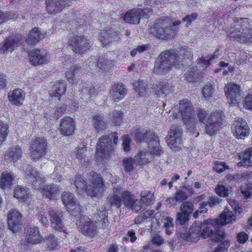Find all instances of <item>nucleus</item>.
I'll return each mask as SVG.
<instances>
[{
    "mask_svg": "<svg viewBox=\"0 0 252 252\" xmlns=\"http://www.w3.org/2000/svg\"><path fill=\"white\" fill-rule=\"evenodd\" d=\"M193 53L191 49L187 46H183L177 49H169L161 52L156 58L153 72L157 74H165L173 67H177L178 62L188 63L187 60L192 62Z\"/></svg>",
    "mask_w": 252,
    "mask_h": 252,
    "instance_id": "nucleus-1",
    "label": "nucleus"
},
{
    "mask_svg": "<svg viewBox=\"0 0 252 252\" xmlns=\"http://www.w3.org/2000/svg\"><path fill=\"white\" fill-rule=\"evenodd\" d=\"M25 180L32 188L37 189L43 197L50 200H55L59 195L60 188L55 184L50 183L43 186L45 178L40 176L39 172L32 165L28 164L25 168Z\"/></svg>",
    "mask_w": 252,
    "mask_h": 252,
    "instance_id": "nucleus-2",
    "label": "nucleus"
},
{
    "mask_svg": "<svg viewBox=\"0 0 252 252\" xmlns=\"http://www.w3.org/2000/svg\"><path fill=\"white\" fill-rule=\"evenodd\" d=\"M88 179L91 183L87 184L85 179L80 174H76L75 177L74 185L79 193L86 192L92 197L101 196L104 193L105 185L103 178L100 174L91 171L88 176Z\"/></svg>",
    "mask_w": 252,
    "mask_h": 252,
    "instance_id": "nucleus-3",
    "label": "nucleus"
},
{
    "mask_svg": "<svg viewBox=\"0 0 252 252\" xmlns=\"http://www.w3.org/2000/svg\"><path fill=\"white\" fill-rule=\"evenodd\" d=\"M181 22L180 20L172 22V18L168 16L156 19L151 27V32L158 38L167 40L177 34L179 31V26Z\"/></svg>",
    "mask_w": 252,
    "mask_h": 252,
    "instance_id": "nucleus-4",
    "label": "nucleus"
},
{
    "mask_svg": "<svg viewBox=\"0 0 252 252\" xmlns=\"http://www.w3.org/2000/svg\"><path fill=\"white\" fill-rule=\"evenodd\" d=\"M118 141V133L113 132L110 134L102 135L97 143L95 158L97 165H105L114 153L115 145Z\"/></svg>",
    "mask_w": 252,
    "mask_h": 252,
    "instance_id": "nucleus-5",
    "label": "nucleus"
},
{
    "mask_svg": "<svg viewBox=\"0 0 252 252\" xmlns=\"http://www.w3.org/2000/svg\"><path fill=\"white\" fill-rule=\"evenodd\" d=\"M136 200L135 195L130 191L121 187L114 188L106 199L111 207L120 208L124 204L126 207L132 210L136 209L135 204Z\"/></svg>",
    "mask_w": 252,
    "mask_h": 252,
    "instance_id": "nucleus-6",
    "label": "nucleus"
},
{
    "mask_svg": "<svg viewBox=\"0 0 252 252\" xmlns=\"http://www.w3.org/2000/svg\"><path fill=\"white\" fill-rule=\"evenodd\" d=\"M206 220H204L203 222L198 221L193 223L189 231L184 234V239L191 243H196L201 237L205 239L213 235V229L209 226L211 223H207Z\"/></svg>",
    "mask_w": 252,
    "mask_h": 252,
    "instance_id": "nucleus-7",
    "label": "nucleus"
},
{
    "mask_svg": "<svg viewBox=\"0 0 252 252\" xmlns=\"http://www.w3.org/2000/svg\"><path fill=\"white\" fill-rule=\"evenodd\" d=\"M179 104V110L183 123L187 129L193 132L195 128V120L192 103L188 99L184 98L180 101Z\"/></svg>",
    "mask_w": 252,
    "mask_h": 252,
    "instance_id": "nucleus-8",
    "label": "nucleus"
},
{
    "mask_svg": "<svg viewBox=\"0 0 252 252\" xmlns=\"http://www.w3.org/2000/svg\"><path fill=\"white\" fill-rule=\"evenodd\" d=\"M48 143L43 136H34L30 143L29 156L32 159L37 161L43 157L48 152Z\"/></svg>",
    "mask_w": 252,
    "mask_h": 252,
    "instance_id": "nucleus-9",
    "label": "nucleus"
},
{
    "mask_svg": "<svg viewBox=\"0 0 252 252\" xmlns=\"http://www.w3.org/2000/svg\"><path fill=\"white\" fill-rule=\"evenodd\" d=\"M226 32L230 38L241 43H251L252 42V29L244 25H234Z\"/></svg>",
    "mask_w": 252,
    "mask_h": 252,
    "instance_id": "nucleus-10",
    "label": "nucleus"
},
{
    "mask_svg": "<svg viewBox=\"0 0 252 252\" xmlns=\"http://www.w3.org/2000/svg\"><path fill=\"white\" fill-rule=\"evenodd\" d=\"M67 44L74 53L79 54H85L91 47L90 43L87 38L83 35L77 34L68 38Z\"/></svg>",
    "mask_w": 252,
    "mask_h": 252,
    "instance_id": "nucleus-11",
    "label": "nucleus"
},
{
    "mask_svg": "<svg viewBox=\"0 0 252 252\" xmlns=\"http://www.w3.org/2000/svg\"><path fill=\"white\" fill-rule=\"evenodd\" d=\"M79 216V223L78 229L79 231L87 237H94L97 233L96 222L89 217L83 215L81 213L78 215Z\"/></svg>",
    "mask_w": 252,
    "mask_h": 252,
    "instance_id": "nucleus-12",
    "label": "nucleus"
},
{
    "mask_svg": "<svg viewBox=\"0 0 252 252\" xmlns=\"http://www.w3.org/2000/svg\"><path fill=\"white\" fill-rule=\"evenodd\" d=\"M183 130L179 126H171L166 137V142L171 149L174 151L182 149Z\"/></svg>",
    "mask_w": 252,
    "mask_h": 252,
    "instance_id": "nucleus-13",
    "label": "nucleus"
},
{
    "mask_svg": "<svg viewBox=\"0 0 252 252\" xmlns=\"http://www.w3.org/2000/svg\"><path fill=\"white\" fill-rule=\"evenodd\" d=\"M62 201L65 206L67 212L76 217L82 213L83 207L74 195L69 192L64 191L62 195Z\"/></svg>",
    "mask_w": 252,
    "mask_h": 252,
    "instance_id": "nucleus-14",
    "label": "nucleus"
},
{
    "mask_svg": "<svg viewBox=\"0 0 252 252\" xmlns=\"http://www.w3.org/2000/svg\"><path fill=\"white\" fill-rule=\"evenodd\" d=\"M51 227L60 232L63 233V236L66 237L68 234L66 227L63 221V215L59 210H51L48 212Z\"/></svg>",
    "mask_w": 252,
    "mask_h": 252,
    "instance_id": "nucleus-15",
    "label": "nucleus"
},
{
    "mask_svg": "<svg viewBox=\"0 0 252 252\" xmlns=\"http://www.w3.org/2000/svg\"><path fill=\"white\" fill-rule=\"evenodd\" d=\"M221 124V116L219 112L211 113L205 125V131L210 136L216 134Z\"/></svg>",
    "mask_w": 252,
    "mask_h": 252,
    "instance_id": "nucleus-16",
    "label": "nucleus"
},
{
    "mask_svg": "<svg viewBox=\"0 0 252 252\" xmlns=\"http://www.w3.org/2000/svg\"><path fill=\"white\" fill-rule=\"evenodd\" d=\"M225 94L231 106L236 105L241 97L240 86L233 82L225 85L224 88Z\"/></svg>",
    "mask_w": 252,
    "mask_h": 252,
    "instance_id": "nucleus-17",
    "label": "nucleus"
},
{
    "mask_svg": "<svg viewBox=\"0 0 252 252\" xmlns=\"http://www.w3.org/2000/svg\"><path fill=\"white\" fill-rule=\"evenodd\" d=\"M49 57V54L46 50L35 48L30 51L28 54L30 63L35 66L46 63Z\"/></svg>",
    "mask_w": 252,
    "mask_h": 252,
    "instance_id": "nucleus-18",
    "label": "nucleus"
},
{
    "mask_svg": "<svg viewBox=\"0 0 252 252\" xmlns=\"http://www.w3.org/2000/svg\"><path fill=\"white\" fill-rule=\"evenodd\" d=\"M134 139L137 142H145L149 145H158L159 143L158 134L151 130H146L145 132L142 133L139 128L136 129Z\"/></svg>",
    "mask_w": 252,
    "mask_h": 252,
    "instance_id": "nucleus-19",
    "label": "nucleus"
},
{
    "mask_svg": "<svg viewBox=\"0 0 252 252\" xmlns=\"http://www.w3.org/2000/svg\"><path fill=\"white\" fill-rule=\"evenodd\" d=\"M24 240L27 245H36L42 243L43 238L38 227L30 225L25 229Z\"/></svg>",
    "mask_w": 252,
    "mask_h": 252,
    "instance_id": "nucleus-20",
    "label": "nucleus"
},
{
    "mask_svg": "<svg viewBox=\"0 0 252 252\" xmlns=\"http://www.w3.org/2000/svg\"><path fill=\"white\" fill-rule=\"evenodd\" d=\"M77 0H46V9L49 14L56 15Z\"/></svg>",
    "mask_w": 252,
    "mask_h": 252,
    "instance_id": "nucleus-21",
    "label": "nucleus"
},
{
    "mask_svg": "<svg viewBox=\"0 0 252 252\" xmlns=\"http://www.w3.org/2000/svg\"><path fill=\"white\" fill-rule=\"evenodd\" d=\"M231 130L237 139H244L249 134V127L243 118H239L231 126Z\"/></svg>",
    "mask_w": 252,
    "mask_h": 252,
    "instance_id": "nucleus-22",
    "label": "nucleus"
},
{
    "mask_svg": "<svg viewBox=\"0 0 252 252\" xmlns=\"http://www.w3.org/2000/svg\"><path fill=\"white\" fill-rule=\"evenodd\" d=\"M22 215L16 210H10L7 215V224L9 229L14 233L18 232L21 228Z\"/></svg>",
    "mask_w": 252,
    "mask_h": 252,
    "instance_id": "nucleus-23",
    "label": "nucleus"
},
{
    "mask_svg": "<svg viewBox=\"0 0 252 252\" xmlns=\"http://www.w3.org/2000/svg\"><path fill=\"white\" fill-rule=\"evenodd\" d=\"M59 126L61 133L64 136L73 135L76 128L74 120L68 116H65L61 120Z\"/></svg>",
    "mask_w": 252,
    "mask_h": 252,
    "instance_id": "nucleus-24",
    "label": "nucleus"
},
{
    "mask_svg": "<svg viewBox=\"0 0 252 252\" xmlns=\"http://www.w3.org/2000/svg\"><path fill=\"white\" fill-rule=\"evenodd\" d=\"M126 93V88L120 82L115 83L109 90L110 97L114 102H119L124 99Z\"/></svg>",
    "mask_w": 252,
    "mask_h": 252,
    "instance_id": "nucleus-25",
    "label": "nucleus"
},
{
    "mask_svg": "<svg viewBox=\"0 0 252 252\" xmlns=\"http://www.w3.org/2000/svg\"><path fill=\"white\" fill-rule=\"evenodd\" d=\"M235 220L236 216L233 212L228 210L226 211V209H225L223 213L220 215L219 218L215 220L207 219L205 221L207 223H211L213 226H217L232 223Z\"/></svg>",
    "mask_w": 252,
    "mask_h": 252,
    "instance_id": "nucleus-26",
    "label": "nucleus"
},
{
    "mask_svg": "<svg viewBox=\"0 0 252 252\" xmlns=\"http://www.w3.org/2000/svg\"><path fill=\"white\" fill-rule=\"evenodd\" d=\"M21 44L22 42L18 39L17 40L15 36H9L0 43V54L11 53L16 47L21 46Z\"/></svg>",
    "mask_w": 252,
    "mask_h": 252,
    "instance_id": "nucleus-27",
    "label": "nucleus"
},
{
    "mask_svg": "<svg viewBox=\"0 0 252 252\" xmlns=\"http://www.w3.org/2000/svg\"><path fill=\"white\" fill-rule=\"evenodd\" d=\"M120 38L118 31H115L112 29H109L101 32L99 39L101 43L102 46L104 47L113 41L119 40Z\"/></svg>",
    "mask_w": 252,
    "mask_h": 252,
    "instance_id": "nucleus-28",
    "label": "nucleus"
},
{
    "mask_svg": "<svg viewBox=\"0 0 252 252\" xmlns=\"http://www.w3.org/2000/svg\"><path fill=\"white\" fill-rule=\"evenodd\" d=\"M237 157L239 160L237 163L238 167L248 168L252 166V147L247 148L244 151L237 154Z\"/></svg>",
    "mask_w": 252,
    "mask_h": 252,
    "instance_id": "nucleus-29",
    "label": "nucleus"
},
{
    "mask_svg": "<svg viewBox=\"0 0 252 252\" xmlns=\"http://www.w3.org/2000/svg\"><path fill=\"white\" fill-rule=\"evenodd\" d=\"M26 93L20 88L15 89L8 94V98L10 103L17 106L23 105Z\"/></svg>",
    "mask_w": 252,
    "mask_h": 252,
    "instance_id": "nucleus-30",
    "label": "nucleus"
},
{
    "mask_svg": "<svg viewBox=\"0 0 252 252\" xmlns=\"http://www.w3.org/2000/svg\"><path fill=\"white\" fill-rule=\"evenodd\" d=\"M46 36V32H41L38 27H34L28 33L26 42L29 45H34Z\"/></svg>",
    "mask_w": 252,
    "mask_h": 252,
    "instance_id": "nucleus-31",
    "label": "nucleus"
},
{
    "mask_svg": "<svg viewBox=\"0 0 252 252\" xmlns=\"http://www.w3.org/2000/svg\"><path fill=\"white\" fill-rule=\"evenodd\" d=\"M23 151L19 145L10 147L4 154V160L7 162H16L22 157Z\"/></svg>",
    "mask_w": 252,
    "mask_h": 252,
    "instance_id": "nucleus-32",
    "label": "nucleus"
},
{
    "mask_svg": "<svg viewBox=\"0 0 252 252\" xmlns=\"http://www.w3.org/2000/svg\"><path fill=\"white\" fill-rule=\"evenodd\" d=\"M203 72L200 69H198L197 66H192L185 73V78L189 82L192 83H199L203 79Z\"/></svg>",
    "mask_w": 252,
    "mask_h": 252,
    "instance_id": "nucleus-33",
    "label": "nucleus"
},
{
    "mask_svg": "<svg viewBox=\"0 0 252 252\" xmlns=\"http://www.w3.org/2000/svg\"><path fill=\"white\" fill-rule=\"evenodd\" d=\"M81 74V67L77 65L70 66L65 72L66 79L71 85L78 83Z\"/></svg>",
    "mask_w": 252,
    "mask_h": 252,
    "instance_id": "nucleus-34",
    "label": "nucleus"
},
{
    "mask_svg": "<svg viewBox=\"0 0 252 252\" xmlns=\"http://www.w3.org/2000/svg\"><path fill=\"white\" fill-rule=\"evenodd\" d=\"M66 91V84L62 80H59L55 82L49 91V94L51 97H58V99H61V97L65 94Z\"/></svg>",
    "mask_w": 252,
    "mask_h": 252,
    "instance_id": "nucleus-35",
    "label": "nucleus"
},
{
    "mask_svg": "<svg viewBox=\"0 0 252 252\" xmlns=\"http://www.w3.org/2000/svg\"><path fill=\"white\" fill-rule=\"evenodd\" d=\"M14 196L21 202H27L31 198L30 189L26 187L18 186L14 190Z\"/></svg>",
    "mask_w": 252,
    "mask_h": 252,
    "instance_id": "nucleus-36",
    "label": "nucleus"
},
{
    "mask_svg": "<svg viewBox=\"0 0 252 252\" xmlns=\"http://www.w3.org/2000/svg\"><path fill=\"white\" fill-rule=\"evenodd\" d=\"M80 87V93L82 95L84 96L85 97H88L91 99L92 97L97 94L98 92L97 89H96L94 85L92 84L82 81L81 83Z\"/></svg>",
    "mask_w": 252,
    "mask_h": 252,
    "instance_id": "nucleus-37",
    "label": "nucleus"
},
{
    "mask_svg": "<svg viewBox=\"0 0 252 252\" xmlns=\"http://www.w3.org/2000/svg\"><path fill=\"white\" fill-rule=\"evenodd\" d=\"M207 199V195L205 194H202L195 197V201L199 203V210H196L193 212L192 216L194 218L197 219L201 214L207 213L208 211L206 208L207 203L205 201Z\"/></svg>",
    "mask_w": 252,
    "mask_h": 252,
    "instance_id": "nucleus-38",
    "label": "nucleus"
},
{
    "mask_svg": "<svg viewBox=\"0 0 252 252\" xmlns=\"http://www.w3.org/2000/svg\"><path fill=\"white\" fill-rule=\"evenodd\" d=\"M138 10V8H133L127 11L123 17L124 21L129 24H138L141 18Z\"/></svg>",
    "mask_w": 252,
    "mask_h": 252,
    "instance_id": "nucleus-39",
    "label": "nucleus"
},
{
    "mask_svg": "<svg viewBox=\"0 0 252 252\" xmlns=\"http://www.w3.org/2000/svg\"><path fill=\"white\" fill-rule=\"evenodd\" d=\"M14 176L10 172L3 171L0 178V188L2 189H7L11 188L13 184Z\"/></svg>",
    "mask_w": 252,
    "mask_h": 252,
    "instance_id": "nucleus-40",
    "label": "nucleus"
},
{
    "mask_svg": "<svg viewBox=\"0 0 252 252\" xmlns=\"http://www.w3.org/2000/svg\"><path fill=\"white\" fill-rule=\"evenodd\" d=\"M92 121L93 126L97 132H99L106 128V124L104 121L103 114H95L93 117Z\"/></svg>",
    "mask_w": 252,
    "mask_h": 252,
    "instance_id": "nucleus-41",
    "label": "nucleus"
},
{
    "mask_svg": "<svg viewBox=\"0 0 252 252\" xmlns=\"http://www.w3.org/2000/svg\"><path fill=\"white\" fill-rule=\"evenodd\" d=\"M153 90L159 97H165L170 92L168 85L164 81H160L158 84L154 85Z\"/></svg>",
    "mask_w": 252,
    "mask_h": 252,
    "instance_id": "nucleus-42",
    "label": "nucleus"
},
{
    "mask_svg": "<svg viewBox=\"0 0 252 252\" xmlns=\"http://www.w3.org/2000/svg\"><path fill=\"white\" fill-rule=\"evenodd\" d=\"M135 157L137 163L141 166L148 163L153 159L149 152L146 150L140 151Z\"/></svg>",
    "mask_w": 252,
    "mask_h": 252,
    "instance_id": "nucleus-43",
    "label": "nucleus"
},
{
    "mask_svg": "<svg viewBox=\"0 0 252 252\" xmlns=\"http://www.w3.org/2000/svg\"><path fill=\"white\" fill-rule=\"evenodd\" d=\"M97 66L104 71H109L114 66L113 61L108 60L105 57H99L97 62Z\"/></svg>",
    "mask_w": 252,
    "mask_h": 252,
    "instance_id": "nucleus-44",
    "label": "nucleus"
},
{
    "mask_svg": "<svg viewBox=\"0 0 252 252\" xmlns=\"http://www.w3.org/2000/svg\"><path fill=\"white\" fill-rule=\"evenodd\" d=\"M123 115V112L117 110H114L110 114V119L114 126H119L122 124Z\"/></svg>",
    "mask_w": 252,
    "mask_h": 252,
    "instance_id": "nucleus-45",
    "label": "nucleus"
},
{
    "mask_svg": "<svg viewBox=\"0 0 252 252\" xmlns=\"http://www.w3.org/2000/svg\"><path fill=\"white\" fill-rule=\"evenodd\" d=\"M9 133V126L0 120V145L6 139Z\"/></svg>",
    "mask_w": 252,
    "mask_h": 252,
    "instance_id": "nucleus-46",
    "label": "nucleus"
},
{
    "mask_svg": "<svg viewBox=\"0 0 252 252\" xmlns=\"http://www.w3.org/2000/svg\"><path fill=\"white\" fill-rule=\"evenodd\" d=\"M45 242L49 250H55L58 246V239L53 234H50L46 238Z\"/></svg>",
    "mask_w": 252,
    "mask_h": 252,
    "instance_id": "nucleus-47",
    "label": "nucleus"
},
{
    "mask_svg": "<svg viewBox=\"0 0 252 252\" xmlns=\"http://www.w3.org/2000/svg\"><path fill=\"white\" fill-rule=\"evenodd\" d=\"M215 88L210 82L207 83L202 88V94L206 99H210L213 95Z\"/></svg>",
    "mask_w": 252,
    "mask_h": 252,
    "instance_id": "nucleus-48",
    "label": "nucleus"
},
{
    "mask_svg": "<svg viewBox=\"0 0 252 252\" xmlns=\"http://www.w3.org/2000/svg\"><path fill=\"white\" fill-rule=\"evenodd\" d=\"M154 194L149 190H144L141 193V203L145 205H150L153 199Z\"/></svg>",
    "mask_w": 252,
    "mask_h": 252,
    "instance_id": "nucleus-49",
    "label": "nucleus"
},
{
    "mask_svg": "<svg viewBox=\"0 0 252 252\" xmlns=\"http://www.w3.org/2000/svg\"><path fill=\"white\" fill-rule=\"evenodd\" d=\"M212 60L209 56L202 57L198 58L197 66L201 71L204 70L208 68L211 64Z\"/></svg>",
    "mask_w": 252,
    "mask_h": 252,
    "instance_id": "nucleus-50",
    "label": "nucleus"
},
{
    "mask_svg": "<svg viewBox=\"0 0 252 252\" xmlns=\"http://www.w3.org/2000/svg\"><path fill=\"white\" fill-rule=\"evenodd\" d=\"M134 90L138 93L140 96H143L147 90V85L143 80L135 81L133 83Z\"/></svg>",
    "mask_w": 252,
    "mask_h": 252,
    "instance_id": "nucleus-51",
    "label": "nucleus"
},
{
    "mask_svg": "<svg viewBox=\"0 0 252 252\" xmlns=\"http://www.w3.org/2000/svg\"><path fill=\"white\" fill-rule=\"evenodd\" d=\"M135 164V160L131 157L125 158L123 160V165L125 171L126 172H131Z\"/></svg>",
    "mask_w": 252,
    "mask_h": 252,
    "instance_id": "nucleus-52",
    "label": "nucleus"
},
{
    "mask_svg": "<svg viewBox=\"0 0 252 252\" xmlns=\"http://www.w3.org/2000/svg\"><path fill=\"white\" fill-rule=\"evenodd\" d=\"M150 47V45L149 43L138 45L130 51V55L133 58L137 53H143L149 49Z\"/></svg>",
    "mask_w": 252,
    "mask_h": 252,
    "instance_id": "nucleus-53",
    "label": "nucleus"
},
{
    "mask_svg": "<svg viewBox=\"0 0 252 252\" xmlns=\"http://www.w3.org/2000/svg\"><path fill=\"white\" fill-rule=\"evenodd\" d=\"M180 209L181 211L190 215L194 210V206L193 203L190 201H185L181 205Z\"/></svg>",
    "mask_w": 252,
    "mask_h": 252,
    "instance_id": "nucleus-54",
    "label": "nucleus"
},
{
    "mask_svg": "<svg viewBox=\"0 0 252 252\" xmlns=\"http://www.w3.org/2000/svg\"><path fill=\"white\" fill-rule=\"evenodd\" d=\"M188 198L187 193L182 189L177 191L173 197L171 198L173 200L177 202H182Z\"/></svg>",
    "mask_w": 252,
    "mask_h": 252,
    "instance_id": "nucleus-55",
    "label": "nucleus"
},
{
    "mask_svg": "<svg viewBox=\"0 0 252 252\" xmlns=\"http://www.w3.org/2000/svg\"><path fill=\"white\" fill-rule=\"evenodd\" d=\"M230 205L236 216L239 215L243 212V209L241 202L234 200L230 202Z\"/></svg>",
    "mask_w": 252,
    "mask_h": 252,
    "instance_id": "nucleus-56",
    "label": "nucleus"
},
{
    "mask_svg": "<svg viewBox=\"0 0 252 252\" xmlns=\"http://www.w3.org/2000/svg\"><path fill=\"white\" fill-rule=\"evenodd\" d=\"M213 168L216 172L220 173L229 169V167L226 164L225 162L216 161L214 162Z\"/></svg>",
    "mask_w": 252,
    "mask_h": 252,
    "instance_id": "nucleus-57",
    "label": "nucleus"
},
{
    "mask_svg": "<svg viewBox=\"0 0 252 252\" xmlns=\"http://www.w3.org/2000/svg\"><path fill=\"white\" fill-rule=\"evenodd\" d=\"M241 190L246 199H248L252 195V184H246L241 187Z\"/></svg>",
    "mask_w": 252,
    "mask_h": 252,
    "instance_id": "nucleus-58",
    "label": "nucleus"
},
{
    "mask_svg": "<svg viewBox=\"0 0 252 252\" xmlns=\"http://www.w3.org/2000/svg\"><path fill=\"white\" fill-rule=\"evenodd\" d=\"M163 227L167 234H171L172 233L171 229L173 228V219L170 217H166L165 219Z\"/></svg>",
    "mask_w": 252,
    "mask_h": 252,
    "instance_id": "nucleus-59",
    "label": "nucleus"
},
{
    "mask_svg": "<svg viewBox=\"0 0 252 252\" xmlns=\"http://www.w3.org/2000/svg\"><path fill=\"white\" fill-rule=\"evenodd\" d=\"M151 242L153 245L158 247L162 246L165 243V240L161 236L157 233L151 239Z\"/></svg>",
    "mask_w": 252,
    "mask_h": 252,
    "instance_id": "nucleus-60",
    "label": "nucleus"
},
{
    "mask_svg": "<svg viewBox=\"0 0 252 252\" xmlns=\"http://www.w3.org/2000/svg\"><path fill=\"white\" fill-rule=\"evenodd\" d=\"M217 194L222 197H227L229 195L228 189L222 185H218L215 188Z\"/></svg>",
    "mask_w": 252,
    "mask_h": 252,
    "instance_id": "nucleus-61",
    "label": "nucleus"
},
{
    "mask_svg": "<svg viewBox=\"0 0 252 252\" xmlns=\"http://www.w3.org/2000/svg\"><path fill=\"white\" fill-rule=\"evenodd\" d=\"M122 146L124 151L127 152L130 150L131 139L127 134H125L122 137Z\"/></svg>",
    "mask_w": 252,
    "mask_h": 252,
    "instance_id": "nucleus-62",
    "label": "nucleus"
},
{
    "mask_svg": "<svg viewBox=\"0 0 252 252\" xmlns=\"http://www.w3.org/2000/svg\"><path fill=\"white\" fill-rule=\"evenodd\" d=\"M189 215L187 213L181 211L178 213L177 216V221L182 225L185 224L189 220Z\"/></svg>",
    "mask_w": 252,
    "mask_h": 252,
    "instance_id": "nucleus-63",
    "label": "nucleus"
},
{
    "mask_svg": "<svg viewBox=\"0 0 252 252\" xmlns=\"http://www.w3.org/2000/svg\"><path fill=\"white\" fill-rule=\"evenodd\" d=\"M230 243L228 241H224L212 252H225L229 246Z\"/></svg>",
    "mask_w": 252,
    "mask_h": 252,
    "instance_id": "nucleus-64",
    "label": "nucleus"
}]
</instances>
